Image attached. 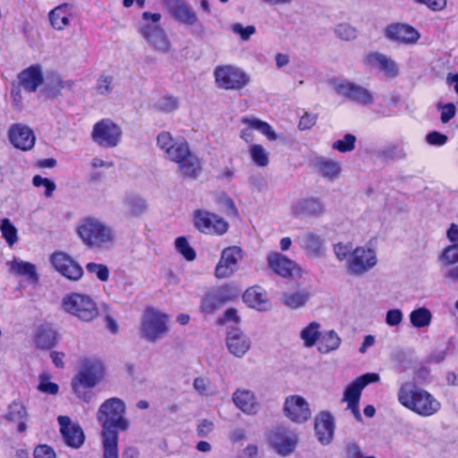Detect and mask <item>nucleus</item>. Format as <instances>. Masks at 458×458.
<instances>
[{
  "label": "nucleus",
  "mask_w": 458,
  "mask_h": 458,
  "mask_svg": "<svg viewBox=\"0 0 458 458\" xmlns=\"http://www.w3.org/2000/svg\"><path fill=\"white\" fill-rule=\"evenodd\" d=\"M157 144L167 159L178 165V170L183 176L196 179L200 174L201 161L190 150L185 140L175 141L170 132L162 131L157 137Z\"/></svg>",
  "instance_id": "obj_1"
},
{
  "label": "nucleus",
  "mask_w": 458,
  "mask_h": 458,
  "mask_svg": "<svg viewBox=\"0 0 458 458\" xmlns=\"http://www.w3.org/2000/svg\"><path fill=\"white\" fill-rule=\"evenodd\" d=\"M83 244L93 251H104L114 247L116 233L107 224L95 217H86L77 226Z\"/></svg>",
  "instance_id": "obj_2"
},
{
  "label": "nucleus",
  "mask_w": 458,
  "mask_h": 458,
  "mask_svg": "<svg viewBox=\"0 0 458 458\" xmlns=\"http://www.w3.org/2000/svg\"><path fill=\"white\" fill-rule=\"evenodd\" d=\"M398 401L404 407L421 416H431L441 407L440 403L433 395L411 382L401 386Z\"/></svg>",
  "instance_id": "obj_3"
},
{
  "label": "nucleus",
  "mask_w": 458,
  "mask_h": 458,
  "mask_svg": "<svg viewBox=\"0 0 458 458\" xmlns=\"http://www.w3.org/2000/svg\"><path fill=\"white\" fill-rule=\"evenodd\" d=\"M125 403L117 397L106 399L98 408L96 417L101 432L119 433L127 431L130 421L125 417Z\"/></svg>",
  "instance_id": "obj_4"
},
{
  "label": "nucleus",
  "mask_w": 458,
  "mask_h": 458,
  "mask_svg": "<svg viewBox=\"0 0 458 458\" xmlns=\"http://www.w3.org/2000/svg\"><path fill=\"white\" fill-rule=\"evenodd\" d=\"M104 368L100 362L86 361L72 381V387L76 396L85 403L93 397L91 389L103 378Z\"/></svg>",
  "instance_id": "obj_5"
},
{
  "label": "nucleus",
  "mask_w": 458,
  "mask_h": 458,
  "mask_svg": "<svg viewBox=\"0 0 458 458\" xmlns=\"http://www.w3.org/2000/svg\"><path fill=\"white\" fill-rule=\"evenodd\" d=\"M143 23L140 26V35L148 41L151 47L160 53H167L171 48V43L164 29L159 25L161 15L144 12Z\"/></svg>",
  "instance_id": "obj_6"
},
{
  "label": "nucleus",
  "mask_w": 458,
  "mask_h": 458,
  "mask_svg": "<svg viewBox=\"0 0 458 458\" xmlns=\"http://www.w3.org/2000/svg\"><path fill=\"white\" fill-rule=\"evenodd\" d=\"M168 316L153 308L145 310L141 320L140 334L142 338L155 343L163 337L169 330Z\"/></svg>",
  "instance_id": "obj_7"
},
{
  "label": "nucleus",
  "mask_w": 458,
  "mask_h": 458,
  "mask_svg": "<svg viewBox=\"0 0 458 458\" xmlns=\"http://www.w3.org/2000/svg\"><path fill=\"white\" fill-rule=\"evenodd\" d=\"M62 307L65 312L85 322L93 320L98 315L96 302L85 294L72 293L64 296Z\"/></svg>",
  "instance_id": "obj_8"
},
{
  "label": "nucleus",
  "mask_w": 458,
  "mask_h": 458,
  "mask_svg": "<svg viewBox=\"0 0 458 458\" xmlns=\"http://www.w3.org/2000/svg\"><path fill=\"white\" fill-rule=\"evenodd\" d=\"M214 77L218 88L225 90H240L250 83V76L240 67L232 64L215 68Z\"/></svg>",
  "instance_id": "obj_9"
},
{
  "label": "nucleus",
  "mask_w": 458,
  "mask_h": 458,
  "mask_svg": "<svg viewBox=\"0 0 458 458\" xmlns=\"http://www.w3.org/2000/svg\"><path fill=\"white\" fill-rule=\"evenodd\" d=\"M238 293L229 285H224L208 291L201 298L199 311L203 315H211L220 310L225 303L236 298Z\"/></svg>",
  "instance_id": "obj_10"
},
{
  "label": "nucleus",
  "mask_w": 458,
  "mask_h": 458,
  "mask_svg": "<svg viewBox=\"0 0 458 458\" xmlns=\"http://www.w3.org/2000/svg\"><path fill=\"white\" fill-rule=\"evenodd\" d=\"M377 263L376 251L371 248L357 247L347 259L345 268L348 275L360 276Z\"/></svg>",
  "instance_id": "obj_11"
},
{
  "label": "nucleus",
  "mask_w": 458,
  "mask_h": 458,
  "mask_svg": "<svg viewBox=\"0 0 458 458\" xmlns=\"http://www.w3.org/2000/svg\"><path fill=\"white\" fill-rule=\"evenodd\" d=\"M330 83L336 94L360 106H367L374 103L373 94L359 84L339 80H332Z\"/></svg>",
  "instance_id": "obj_12"
},
{
  "label": "nucleus",
  "mask_w": 458,
  "mask_h": 458,
  "mask_svg": "<svg viewBox=\"0 0 458 458\" xmlns=\"http://www.w3.org/2000/svg\"><path fill=\"white\" fill-rule=\"evenodd\" d=\"M122 133L121 127L111 119H102L93 126L91 138L100 147L114 148L119 144Z\"/></svg>",
  "instance_id": "obj_13"
},
{
  "label": "nucleus",
  "mask_w": 458,
  "mask_h": 458,
  "mask_svg": "<svg viewBox=\"0 0 458 458\" xmlns=\"http://www.w3.org/2000/svg\"><path fill=\"white\" fill-rule=\"evenodd\" d=\"M194 226L202 233L223 235L229 224L218 215L206 209H197L193 213Z\"/></svg>",
  "instance_id": "obj_14"
},
{
  "label": "nucleus",
  "mask_w": 458,
  "mask_h": 458,
  "mask_svg": "<svg viewBox=\"0 0 458 458\" xmlns=\"http://www.w3.org/2000/svg\"><path fill=\"white\" fill-rule=\"evenodd\" d=\"M284 416L294 423H304L311 417L309 403L301 395L293 394L285 398L283 407Z\"/></svg>",
  "instance_id": "obj_15"
},
{
  "label": "nucleus",
  "mask_w": 458,
  "mask_h": 458,
  "mask_svg": "<svg viewBox=\"0 0 458 458\" xmlns=\"http://www.w3.org/2000/svg\"><path fill=\"white\" fill-rule=\"evenodd\" d=\"M242 259L240 247L231 246L223 250L220 259L216 266L215 276L218 279L228 278L238 269V262Z\"/></svg>",
  "instance_id": "obj_16"
},
{
  "label": "nucleus",
  "mask_w": 458,
  "mask_h": 458,
  "mask_svg": "<svg viewBox=\"0 0 458 458\" xmlns=\"http://www.w3.org/2000/svg\"><path fill=\"white\" fill-rule=\"evenodd\" d=\"M298 435L284 427H279L271 432L269 442L275 451L283 456L292 454L298 444Z\"/></svg>",
  "instance_id": "obj_17"
},
{
  "label": "nucleus",
  "mask_w": 458,
  "mask_h": 458,
  "mask_svg": "<svg viewBox=\"0 0 458 458\" xmlns=\"http://www.w3.org/2000/svg\"><path fill=\"white\" fill-rule=\"evenodd\" d=\"M384 35L388 40L403 45H414L420 38V32L414 27L402 22L387 25Z\"/></svg>",
  "instance_id": "obj_18"
},
{
  "label": "nucleus",
  "mask_w": 458,
  "mask_h": 458,
  "mask_svg": "<svg viewBox=\"0 0 458 458\" xmlns=\"http://www.w3.org/2000/svg\"><path fill=\"white\" fill-rule=\"evenodd\" d=\"M57 421L64 444L74 449L80 448L85 442L84 431L80 424L72 422L68 416H59Z\"/></svg>",
  "instance_id": "obj_19"
},
{
  "label": "nucleus",
  "mask_w": 458,
  "mask_h": 458,
  "mask_svg": "<svg viewBox=\"0 0 458 458\" xmlns=\"http://www.w3.org/2000/svg\"><path fill=\"white\" fill-rule=\"evenodd\" d=\"M50 260L55 270L71 281H78L83 276L81 265L64 252L53 253Z\"/></svg>",
  "instance_id": "obj_20"
},
{
  "label": "nucleus",
  "mask_w": 458,
  "mask_h": 458,
  "mask_svg": "<svg viewBox=\"0 0 458 458\" xmlns=\"http://www.w3.org/2000/svg\"><path fill=\"white\" fill-rule=\"evenodd\" d=\"M362 63L365 66L382 72L390 79L396 78L400 73L398 64L390 56L380 52H370L364 55Z\"/></svg>",
  "instance_id": "obj_21"
},
{
  "label": "nucleus",
  "mask_w": 458,
  "mask_h": 458,
  "mask_svg": "<svg viewBox=\"0 0 458 458\" xmlns=\"http://www.w3.org/2000/svg\"><path fill=\"white\" fill-rule=\"evenodd\" d=\"M325 211L324 202L317 197L299 199L291 206V213L295 217H319Z\"/></svg>",
  "instance_id": "obj_22"
},
{
  "label": "nucleus",
  "mask_w": 458,
  "mask_h": 458,
  "mask_svg": "<svg viewBox=\"0 0 458 458\" xmlns=\"http://www.w3.org/2000/svg\"><path fill=\"white\" fill-rule=\"evenodd\" d=\"M268 267L282 277L300 276L301 269L298 265L286 256L279 252H271L267 257Z\"/></svg>",
  "instance_id": "obj_23"
},
{
  "label": "nucleus",
  "mask_w": 458,
  "mask_h": 458,
  "mask_svg": "<svg viewBox=\"0 0 458 458\" xmlns=\"http://www.w3.org/2000/svg\"><path fill=\"white\" fill-rule=\"evenodd\" d=\"M8 137L11 143L23 151L31 149L35 145V134L27 125L15 123L12 125L8 131Z\"/></svg>",
  "instance_id": "obj_24"
},
{
  "label": "nucleus",
  "mask_w": 458,
  "mask_h": 458,
  "mask_svg": "<svg viewBox=\"0 0 458 458\" xmlns=\"http://www.w3.org/2000/svg\"><path fill=\"white\" fill-rule=\"evenodd\" d=\"M165 6L170 15L176 21L190 26L197 23L196 12L183 0H166Z\"/></svg>",
  "instance_id": "obj_25"
},
{
  "label": "nucleus",
  "mask_w": 458,
  "mask_h": 458,
  "mask_svg": "<svg viewBox=\"0 0 458 458\" xmlns=\"http://www.w3.org/2000/svg\"><path fill=\"white\" fill-rule=\"evenodd\" d=\"M377 373H366L354 379L347 386L344 393L343 401L347 403H360L362 390L369 384L379 381Z\"/></svg>",
  "instance_id": "obj_26"
},
{
  "label": "nucleus",
  "mask_w": 458,
  "mask_h": 458,
  "mask_svg": "<svg viewBox=\"0 0 458 458\" xmlns=\"http://www.w3.org/2000/svg\"><path fill=\"white\" fill-rule=\"evenodd\" d=\"M241 121L242 123L248 126L246 129H243L241 132V138L244 140L246 142H251L253 140L252 130H257L264 136H266L268 140L272 141L277 139V134L276 133V131L266 122H263L256 117L247 116L242 117Z\"/></svg>",
  "instance_id": "obj_27"
},
{
  "label": "nucleus",
  "mask_w": 458,
  "mask_h": 458,
  "mask_svg": "<svg viewBox=\"0 0 458 458\" xmlns=\"http://www.w3.org/2000/svg\"><path fill=\"white\" fill-rule=\"evenodd\" d=\"M314 429L319 443L325 445L330 444L335 433V421L332 414L328 411H321L315 418Z\"/></svg>",
  "instance_id": "obj_28"
},
{
  "label": "nucleus",
  "mask_w": 458,
  "mask_h": 458,
  "mask_svg": "<svg viewBox=\"0 0 458 458\" xmlns=\"http://www.w3.org/2000/svg\"><path fill=\"white\" fill-rule=\"evenodd\" d=\"M232 401L239 410L247 415H255L259 410L255 394L248 389L237 388L232 395Z\"/></svg>",
  "instance_id": "obj_29"
},
{
  "label": "nucleus",
  "mask_w": 458,
  "mask_h": 458,
  "mask_svg": "<svg viewBox=\"0 0 458 458\" xmlns=\"http://www.w3.org/2000/svg\"><path fill=\"white\" fill-rule=\"evenodd\" d=\"M226 346L235 357L242 358L250 348V340L238 327H233L227 332Z\"/></svg>",
  "instance_id": "obj_30"
},
{
  "label": "nucleus",
  "mask_w": 458,
  "mask_h": 458,
  "mask_svg": "<svg viewBox=\"0 0 458 458\" xmlns=\"http://www.w3.org/2000/svg\"><path fill=\"white\" fill-rule=\"evenodd\" d=\"M58 337L56 331L49 324H42L35 331L34 342L37 348L49 350L57 344Z\"/></svg>",
  "instance_id": "obj_31"
},
{
  "label": "nucleus",
  "mask_w": 458,
  "mask_h": 458,
  "mask_svg": "<svg viewBox=\"0 0 458 458\" xmlns=\"http://www.w3.org/2000/svg\"><path fill=\"white\" fill-rule=\"evenodd\" d=\"M72 6L70 4H62L48 13L51 26L56 30H64L70 26V18L72 16Z\"/></svg>",
  "instance_id": "obj_32"
},
{
  "label": "nucleus",
  "mask_w": 458,
  "mask_h": 458,
  "mask_svg": "<svg viewBox=\"0 0 458 458\" xmlns=\"http://www.w3.org/2000/svg\"><path fill=\"white\" fill-rule=\"evenodd\" d=\"M21 86L29 92H34L43 82V74L38 65H32L19 74Z\"/></svg>",
  "instance_id": "obj_33"
},
{
  "label": "nucleus",
  "mask_w": 458,
  "mask_h": 458,
  "mask_svg": "<svg viewBox=\"0 0 458 458\" xmlns=\"http://www.w3.org/2000/svg\"><path fill=\"white\" fill-rule=\"evenodd\" d=\"M124 213L131 217H139L142 216L148 209L147 200L134 193L127 194L123 201Z\"/></svg>",
  "instance_id": "obj_34"
},
{
  "label": "nucleus",
  "mask_w": 458,
  "mask_h": 458,
  "mask_svg": "<svg viewBox=\"0 0 458 458\" xmlns=\"http://www.w3.org/2000/svg\"><path fill=\"white\" fill-rule=\"evenodd\" d=\"M301 248L310 258H319L325 252V240L314 233H306L301 240Z\"/></svg>",
  "instance_id": "obj_35"
},
{
  "label": "nucleus",
  "mask_w": 458,
  "mask_h": 458,
  "mask_svg": "<svg viewBox=\"0 0 458 458\" xmlns=\"http://www.w3.org/2000/svg\"><path fill=\"white\" fill-rule=\"evenodd\" d=\"M314 165L322 177L331 181L336 179L342 171L341 164L338 161L323 157H317Z\"/></svg>",
  "instance_id": "obj_36"
},
{
  "label": "nucleus",
  "mask_w": 458,
  "mask_h": 458,
  "mask_svg": "<svg viewBox=\"0 0 458 458\" xmlns=\"http://www.w3.org/2000/svg\"><path fill=\"white\" fill-rule=\"evenodd\" d=\"M311 293L307 289H298L285 292L282 295V303L292 310H297L306 305Z\"/></svg>",
  "instance_id": "obj_37"
},
{
  "label": "nucleus",
  "mask_w": 458,
  "mask_h": 458,
  "mask_svg": "<svg viewBox=\"0 0 458 458\" xmlns=\"http://www.w3.org/2000/svg\"><path fill=\"white\" fill-rule=\"evenodd\" d=\"M28 417V412L22 403L19 401H13L9 406L8 411L5 415L6 420L18 422L17 430L20 433L26 431V419Z\"/></svg>",
  "instance_id": "obj_38"
},
{
  "label": "nucleus",
  "mask_w": 458,
  "mask_h": 458,
  "mask_svg": "<svg viewBox=\"0 0 458 458\" xmlns=\"http://www.w3.org/2000/svg\"><path fill=\"white\" fill-rule=\"evenodd\" d=\"M10 271L18 276H24L31 282H38L37 268L32 263L21 259H13L9 263Z\"/></svg>",
  "instance_id": "obj_39"
},
{
  "label": "nucleus",
  "mask_w": 458,
  "mask_h": 458,
  "mask_svg": "<svg viewBox=\"0 0 458 458\" xmlns=\"http://www.w3.org/2000/svg\"><path fill=\"white\" fill-rule=\"evenodd\" d=\"M242 298L246 304L258 310H264L267 301L266 292L259 286L247 289Z\"/></svg>",
  "instance_id": "obj_40"
},
{
  "label": "nucleus",
  "mask_w": 458,
  "mask_h": 458,
  "mask_svg": "<svg viewBox=\"0 0 458 458\" xmlns=\"http://www.w3.org/2000/svg\"><path fill=\"white\" fill-rule=\"evenodd\" d=\"M103 458H119L118 433H100Z\"/></svg>",
  "instance_id": "obj_41"
},
{
  "label": "nucleus",
  "mask_w": 458,
  "mask_h": 458,
  "mask_svg": "<svg viewBox=\"0 0 458 458\" xmlns=\"http://www.w3.org/2000/svg\"><path fill=\"white\" fill-rule=\"evenodd\" d=\"M341 343L339 335L334 330H330L320 335L318 350L321 353H328L337 350Z\"/></svg>",
  "instance_id": "obj_42"
},
{
  "label": "nucleus",
  "mask_w": 458,
  "mask_h": 458,
  "mask_svg": "<svg viewBox=\"0 0 458 458\" xmlns=\"http://www.w3.org/2000/svg\"><path fill=\"white\" fill-rule=\"evenodd\" d=\"M432 320L431 311L425 308H418L410 313V322L416 328L428 327Z\"/></svg>",
  "instance_id": "obj_43"
},
{
  "label": "nucleus",
  "mask_w": 458,
  "mask_h": 458,
  "mask_svg": "<svg viewBox=\"0 0 458 458\" xmlns=\"http://www.w3.org/2000/svg\"><path fill=\"white\" fill-rule=\"evenodd\" d=\"M377 157L386 161H394L405 158L406 154L401 145L392 143L378 149Z\"/></svg>",
  "instance_id": "obj_44"
},
{
  "label": "nucleus",
  "mask_w": 458,
  "mask_h": 458,
  "mask_svg": "<svg viewBox=\"0 0 458 458\" xmlns=\"http://www.w3.org/2000/svg\"><path fill=\"white\" fill-rule=\"evenodd\" d=\"M253 163L259 167H266L269 164V154L260 144H252L249 149Z\"/></svg>",
  "instance_id": "obj_45"
},
{
  "label": "nucleus",
  "mask_w": 458,
  "mask_h": 458,
  "mask_svg": "<svg viewBox=\"0 0 458 458\" xmlns=\"http://www.w3.org/2000/svg\"><path fill=\"white\" fill-rule=\"evenodd\" d=\"M319 324L317 322L310 323L301 332V337L304 341L306 347H312L320 338Z\"/></svg>",
  "instance_id": "obj_46"
},
{
  "label": "nucleus",
  "mask_w": 458,
  "mask_h": 458,
  "mask_svg": "<svg viewBox=\"0 0 458 458\" xmlns=\"http://www.w3.org/2000/svg\"><path fill=\"white\" fill-rule=\"evenodd\" d=\"M0 231L2 236L6 241L7 244L12 247L14 243H16L18 240L17 229L11 223L10 219L4 218L1 220L0 224Z\"/></svg>",
  "instance_id": "obj_47"
},
{
  "label": "nucleus",
  "mask_w": 458,
  "mask_h": 458,
  "mask_svg": "<svg viewBox=\"0 0 458 458\" xmlns=\"http://www.w3.org/2000/svg\"><path fill=\"white\" fill-rule=\"evenodd\" d=\"M356 137L353 134L346 133L343 139L335 140L332 148L341 153L351 152L355 148Z\"/></svg>",
  "instance_id": "obj_48"
},
{
  "label": "nucleus",
  "mask_w": 458,
  "mask_h": 458,
  "mask_svg": "<svg viewBox=\"0 0 458 458\" xmlns=\"http://www.w3.org/2000/svg\"><path fill=\"white\" fill-rule=\"evenodd\" d=\"M114 78L112 75L102 73L96 81L95 90L100 96H107L113 91Z\"/></svg>",
  "instance_id": "obj_49"
},
{
  "label": "nucleus",
  "mask_w": 458,
  "mask_h": 458,
  "mask_svg": "<svg viewBox=\"0 0 458 458\" xmlns=\"http://www.w3.org/2000/svg\"><path fill=\"white\" fill-rule=\"evenodd\" d=\"M175 249L188 261H192L196 259V251L183 236L178 237L175 240Z\"/></svg>",
  "instance_id": "obj_50"
},
{
  "label": "nucleus",
  "mask_w": 458,
  "mask_h": 458,
  "mask_svg": "<svg viewBox=\"0 0 458 458\" xmlns=\"http://www.w3.org/2000/svg\"><path fill=\"white\" fill-rule=\"evenodd\" d=\"M86 270L88 273L95 275L102 282H106L109 279V269L104 264L89 262L86 265Z\"/></svg>",
  "instance_id": "obj_51"
},
{
  "label": "nucleus",
  "mask_w": 458,
  "mask_h": 458,
  "mask_svg": "<svg viewBox=\"0 0 458 458\" xmlns=\"http://www.w3.org/2000/svg\"><path fill=\"white\" fill-rule=\"evenodd\" d=\"M231 31L238 35L242 40L248 41L257 30L253 25L244 27L242 23L235 22L231 25Z\"/></svg>",
  "instance_id": "obj_52"
},
{
  "label": "nucleus",
  "mask_w": 458,
  "mask_h": 458,
  "mask_svg": "<svg viewBox=\"0 0 458 458\" xmlns=\"http://www.w3.org/2000/svg\"><path fill=\"white\" fill-rule=\"evenodd\" d=\"M335 35L343 40H352L357 37L356 29L350 24L341 23L335 28Z\"/></svg>",
  "instance_id": "obj_53"
},
{
  "label": "nucleus",
  "mask_w": 458,
  "mask_h": 458,
  "mask_svg": "<svg viewBox=\"0 0 458 458\" xmlns=\"http://www.w3.org/2000/svg\"><path fill=\"white\" fill-rule=\"evenodd\" d=\"M179 106L178 100L176 98L167 96L163 97L156 104V107L163 112L171 113L176 110Z\"/></svg>",
  "instance_id": "obj_54"
},
{
  "label": "nucleus",
  "mask_w": 458,
  "mask_h": 458,
  "mask_svg": "<svg viewBox=\"0 0 458 458\" xmlns=\"http://www.w3.org/2000/svg\"><path fill=\"white\" fill-rule=\"evenodd\" d=\"M441 259L447 265L458 262V243H454L446 248L442 252Z\"/></svg>",
  "instance_id": "obj_55"
},
{
  "label": "nucleus",
  "mask_w": 458,
  "mask_h": 458,
  "mask_svg": "<svg viewBox=\"0 0 458 458\" xmlns=\"http://www.w3.org/2000/svg\"><path fill=\"white\" fill-rule=\"evenodd\" d=\"M32 182L35 187H45V196L47 198L52 196L56 187L55 183L53 181L47 178H43L40 175H35L33 177Z\"/></svg>",
  "instance_id": "obj_56"
},
{
  "label": "nucleus",
  "mask_w": 458,
  "mask_h": 458,
  "mask_svg": "<svg viewBox=\"0 0 458 458\" xmlns=\"http://www.w3.org/2000/svg\"><path fill=\"white\" fill-rule=\"evenodd\" d=\"M353 250L352 245L341 242L334 246V252L339 261L347 260Z\"/></svg>",
  "instance_id": "obj_57"
},
{
  "label": "nucleus",
  "mask_w": 458,
  "mask_h": 458,
  "mask_svg": "<svg viewBox=\"0 0 458 458\" xmlns=\"http://www.w3.org/2000/svg\"><path fill=\"white\" fill-rule=\"evenodd\" d=\"M438 109H441V121L444 123H448L456 113L455 106L453 103H448L445 105L438 104Z\"/></svg>",
  "instance_id": "obj_58"
},
{
  "label": "nucleus",
  "mask_w": 458,
  "mask_h": 458,
  "mask_svg": "<svg viewBox=\"0 0 458 458\" xmlns=\"http://www.w3.org/2000/svg\"><path fill=\"white\" fill-rule=\"evenodd\" d=\"M415 4L427 6L433 12H439L445 8L446 0H412Z\"/></svg>",
  "instance_id": "obj_59"
},
{
  "label": "nucleus",
  "mask_w": 458,
  "mask_h": 458,
  "mask_svg": "<svg viewBox=\"0 0 458 458\" xmlns=\"http://www.w3.org/2000/svg\"><path fill=\"white\" fill-rule=\"evenodd\" d=\"M403 315L401 310L393 309L386 312V323L390 327L398 326L403 320Z\"/></svg>",
  "instance_id": "obj_60"
},
{
  "label": "nucleus",
  "mask_w": 458,
  "mask_h": 458,
  "mask_svg": "<svg viewBox=\"0 0 458 458\" xmlns=\"http://www.w3.org/2000/svg\"><path fill=\"white\" fill-rule=\"evenodd\" d=\"M318 119V115L316 114L305 113L300 119L298 127L300 130H309L312 128Z\"/></svg>",
  "instance_id": "obj_61"
},
{
  "label": "nucleus",
  "mask_w": 458,
  "mask_h": 458,
  "mask_svg": "<svg viewBox=\"0 0 458 458\" xmlns=\"http://www.w3.org/2000/svg\"><path fill=\"white\" fill-rule=\"evenodd\" d=\"M34 458H55V453L50 446L40 445L34 450Z\"/></svg>",
  "instance_id": "obj_62"
},
{
  "label": "nucleus",
  "mask_w": 458,
  "mask_h": 458,
  "mask_svg": "<svg viewBox=\"0 0 458 458\" xmlns=\"http://www.w3.org/2000/svg\"><path fill=\"white\" fill-rule=\"evenodd\" d=\"M427 141L430 145L442 146L447 141V137L437 131H432L427 135Z\"/></svg>",
  "instance_id": "obj_63"
},
{
  "label": "nucleus",
  "mask_w": 458,
  "mask_h": 458,
  "mask_svg": "<svg viewBox=\"0 0 458 458\" xmlns=\"http://www.w3.org/2000/svg\"><path fill=\"white\" fill-rule=\"evenodd\" d=\"M346 458H361L363 456L360 446L355 442H349L345 446Z\"/></svg>",
  "instance_id": "obj_64"
}]
</instances>
